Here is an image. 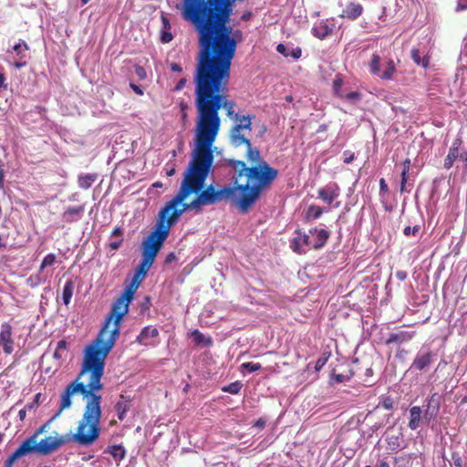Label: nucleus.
I'll return each mask as SVG.
<instances>
[{"label": "nucleus", "instance_id": "obj_1", "mask_svg": "<svg viewBox=\"0 0 467 467\" xmlns=\"http://www.w3.org/2000/svg\"><path fill=\"white\" fill-rule=\"evenodd\" d=\"M204 205V122L195 130L192 159L175 196L160 211L152 231L142 243L141 261L134 275L144 279L170 234L171 227L187 211L201 212Z\"/></svg>", "mask_w": 467, "mask_h": 467}, {"label": "nucleus", "instance_id": "obj_2", "mask_svg": "<svg viewBox=\"0 0 467 467\" xmlns=\"http://www.w3.org/2000/svg\"><path fill=\"white\" fill-rule=\"evenodd\" d=\"M105 360L84 354L80 373L68 384L60 396L59 410L51 419L70 408L72 397L79 393L86 400L82 418L78 422L76 432L68 434L70 441L81 446L92 445L99 437L102 416V397L96 392L103 389L101 378L104 374Z\"/></svg>", "mask_w": 467, "mask_h": 467}, {"label": "nucleus", "instance_id": "obj_3", "mask_svg": "<svg viewBox=\"0 0 467 467\" xmlns=\"http://www.w3.org/2000/svg\"><path fill=\"white\" fill-rule=\"evenodd\" d=\"M277 175L278 171L275 168L270 166L267 161H262L260 165L249 168L247 178L254 181L253 184L249 182L237 184L235 178L234 185H225L219 189L213 184L206 186V204L228 202L245 214L260 198L262 192L271 186Z\"/></svg>", "mask_w": 467, "mask_h": 467}, {"label": "nucleus", "instance_id": "obj_4", "mask_svg": "<svg viewBox=\"0 0 467 467\" xmlns=\"http://www.w3.org/2000/svg\"><path fill=\"white\" fill-rule=\"evenodd\" d=\"M135 292L127 286L122 295L113 302L103 327L97 338L86 347L84 354L106 359L119 337L123 317L129 312V304L133 299Z\"/></svg>", "mask_w": 467, "mask_h": 467}, {"label": "nucleus", "instance_id": "obj_5", "mask_svg": "<svg viewBox=\"0 0 467 467\" xmlns=\"http://www.w3.org/2000/svg\"><path fill=\"white\" fill-rule=\"evenodd\" d=\"M182 19L190 22L198 32L199 53L196 68V107L198 122H204V0H182L176 5Z\"/></svg>", "mask_w": 467, "mask_h": 467}, {"label": "nucleus", "instance_id": "obj_6", "mask_svg": "<svg viewBox=\"0 0 467 467\" xmlns=\"http://www.w3.org/2000/svg\"><path fill=\"white\" fill-rule=\"evenodd\" d=\"M231 77L206 73V176L213 165V143L220 129L218 110L222 97L218 94L222 86L229 84Z\"/></svg>", "mask_w": 467, "mask_h": 467}, {"label": "nucleus", "instance_id": "obj_7", "mask_svg": "<svg viewBox=\"0 0 467 467\" xmlns=\"http://www.w3.org/2000/svg\"><path fill=\"white\" fill-rule=\"evenodd\" d=\"M53 419L41 425L32 435L25 439L18 448L5 460L3 467H13L14 464L21 458L36 453L38 454V447L36 438L46 432Z\"/></svg>", "mask_w": 467, "mask_h": 467}, {"label": "nucleus", "instance_id": "obj_8", "mask_svg": "<svg viewBox=\"0 0 467 467\" xmlns=\"http://www.w3.org/2000/svg\"><path fill=\"white\" fill-rule=\"evenodd\" d=\"M255 116H244L240 115L238 113L234 114V120L236 122L229 131V141L230 144L238 148L243 145V143H248V138L246 137V131H252V119H254Z\"/></svg>", "mask_w": 467, "mask_h": 467}, {"label": "nucleus", "instance_id": "obj_9", "mask_svg": "<svg viewBox=\"0 0 467 467\" xmlns=\"http://www.w3.org/2000/svg\"><path fill=\"white\" fill-rule=\"evenodd\" d=\"M54 433L55 435H50L41 440L36 438L39 455H49L67 442L70 441L68 434L63 436L59 435L57 432Z\"/></svg>", "mask_w": 467, "mask_h": 467}, {"label": "nucleus", "instance_id": "obj_10", "mask_svg": "<svg viewBox=\"0 0 467 467\" xmlns=\"http://www.w3.org/2000/svg\"><path fill=\"white\" fill-rule=\"evenodd\" d=\"M435 354L429 348L422 347L416 354L410 369L422 371L428 369L433 362Z\"/></svg>", "mask_w": 467, "mask_h": 467}, {"label": "nucleus", "instance_id": "obj_11", "mask_svg": "<svg viewBox=\"0 0 467 467\" xmlns=\"http://www.w3.org/2000/svg\"><path fill=\"white\" fill-rule=\"evenodd\" d=\"M295 234L296 236L290 241V248L298 254H306L307 248L312 247V241L309 234L299 229L295 231Z\"/></svg>", "mask_w": 467, "mask_h": 467}, {"label": "nucleus", "instance_id": "obj_12", "mask_svg": "<svg viewBox=\"0 0 467 467\" xmlns=\"http://www.w3.org/2000/svg\"><path fill=\"white\" fill-rule=\"evenodd\" d=\"M416 335L415 331L398 329L389 335V337L383 340V343L387 346H396L400 348L402 344L410 342Z\"/></svg>", "mask_w": 467, "mask_h": 467}, {"label": "nucleus", "instance_id": "obj_13", "mask_svg": "<svg viewBox=\"0 0 467 467\" xmlns=\"http://www.w3.org/2000/svg\"><path fill=\"white\" fill-rule=\"evenodd\" d=\"M440 409L441 397L438 393H433L427 399L426 409L423 413V418L427 424L438 416Z\"/></svg>", "mask_w": 467, "mask_h": 467}, {"label": "nucleus", "instance_id": "obj_14", "mask_svg": "<svg viewBox=\"0 0 467 467\" xmlns=\"http://www.w3.org/2000/svg\"><path fill=\"white\" fill-rule=\"evenodd\" d=\"M340 188L337 183L330 182L326 186L321 187L317 191V197L327 204H332L339 196Z\"/></svg>", "mask_w": 467, "mask_h": 467}, {"label": "nucleus", "instance_id": "obj_15", "mask_svg": "<svg viewBox=\"0 0 467 467\" xmlns=\"http://www.w3.org/2000/svg\"><path fill=\"white\" fill-rule=\"evenodd\" d=\"M0 344L6 355L14 351V340L12 337V326L9 323H3L0 330Z\"/></svg>", "mask_w": 467, "mask_h": 467}, {"label": "nucleus", "instance_id": "obj_16", "mask_svg": "<svg viewBox=\"0 0 467 467\" xmlns=\"http://www.w3.org/2000/svg\"><path fill=\"white\" fill-rule=\"evenodd\" d=\"M462 144V140L461 138H456L453 140L451 146L449 149V152H448L446 158L444 159L443 167L446 170L451 169L453 166L454 161L456 160H458L459 157L461 156L460 148H461Z\"/></svg>", "mask_w": 467, "mask_h": 467}, {"label": "nucleus", "instance_id": "obj_17", "mask_svg": "<svg viewBox=\"0 0 467 467\" xmlns=\"http://www.w3.org/2000/svg\"><path fill=\"white\" fill-rule=\"evenodd\" d=\"M334 27V24H329L327 20H322L314 25L312 34L318 39L323 40L333 34Z\"/></svg>", "mask_w": 467, "mask_h": 467}, {"label": "nucleus", "instance_id": "obj_18", "mask_svg": "<svg viewBox=\"0 0 467 467\" xmlns=\"http://www.w3.org/2000/svg\"><path fill=\"white\" fill-rule=\"evenodd\" d=\"M309 234L315 235V238L312 241V248L315 250L323 248L330 236L329 231L326 229H318L317 227L310 229Z\"/></svg>", "mask_w": 467, "mask_h": 467}, {"label": "nucleus", "instance_id": "obj_19", "mask_svg": "<svg viewBox=\"0 0 467 467\" xmlns=\"http://www.w3.org/2000/svg\"><path fill=\"white\" fill-rule=\"evenodd\" d=\"M402 171L400 173V192H410L413 186V182H410V160L406 159L402 163Z\"/></svg>", "mask_w": 467, "mask_h": 467}, {"label": "nucleus", "instance_id": "obj_20", "mask_svg": "<svg viewBox=\"0 0 467 467\" xmlns=\"http://www.w3.org/2000/svg\"><path fill=\"white\" fill-rule=\"evenodd\" d=\"M409 413L410 420L408 422V427L410 430L415 431L420 426L421 422L425 421L422 409L420 406H412L410 408Z\"/></svg>", "mask_w": 467, "mask_h": 467}, {"label": "nucleus", "instance_id": "obj_21", "mask_svg": "<svg viewBox=\"0 0 467 467\" xmlns=\"http://www.w3.org/2000/svg\"><path fill=\"white\" fill-rule=\"evenodd\" d=\"M119 400H118L114 406L115 411L119 420H123L126 418V413L131 407V399L129 396L120 395Z\"/></svg>", "mask_w": 467, "mask_h": 467}, {"label": "nucleus", "instance_id": "obj_22", "mask_svg": "<svg viewBox=\"0 0 467 467\" xmlns=\"http://www.w3.org/2000/svg\"><path fill=\"white\" fill-rule=\"evenodd\" d=\"M85 206L84 205H78V206H69L67 207L65 212L62 213L63 220L67 223H71L73 222H76L79 220L84 213Z\"/></svg>", "mask_w": 467, "mask_h": 467}, {"label": "nucleus", "instance_id": "obj_23", "mask_svg": "<svg viewBox=\"0 0 467 467\" xmlns=\"http://www.w3.org/2000/svg\"><path fill=\"white\" fill-rule=\"evenodd\" d=\"M159 336V331L155 327L148 326L145 327L137 337L136 341L140 345L149 346L151 343L149 341L150 338L157 337Z\"/></svg>", "mask_w": 467, "mask_h": 467}, {"label": "nucleus", "instance_id": "obj_24", "mask_svg": "<svg viewBox=\"0 0 467 467\" xmlns=\"http://www.w3.org/2000/svg\"><path fill=\"white\" fill-rule=\"evenodd\" d=\"M362 12H363V7L360 4L351 2V3L348 4V5L343 10L340 16L346 17L349 20H356L358 17H359L362 15Z\"/></svg>", "mask_w": 467, "mask_h": 467}, {"label": "nucleus", "instance_id": "obj_25", "mask_svg": "<svg viewBox=\"0 0 467 467\" xmlns=\"http://www.w3.org/2000/svg\"><path fill=\"white\" fill-rule=\"evenodd\" d=\"M328 209L322 208L320 206L311 204L307 207V209L304 212V222L306 223H309L318 218L321 217V215L327 212Z\"/></svg>", "mask_w": 467, "mask_h": 467}, {"label": "nucleus", "instance_id": "obj_26", "mask_svg": "<svg viewBox=\"0 0 467 467\" xmlns=\"http://www.w3.org/2000/svg\"><path fill=\"white\" fill-rule=\"evenodd\" d=\"M243 145L246 146V158L248 161L256 162L257 165H260L262 161H265L262 159L259 150L253 147L250 139H248V143H243Z\"/></svg>", "mask_w": 467, "mask_h": 467}, {"label": "nucleus", "instance_id": "obj_27", "mask_svg": "<svg viewBox=\"0 0 467 467\" xmlns=\"http://www.w3.org/2000/svg\"><path fill=\"white\" fill-rule=\"evenodd\" d=\"M105 453L110 454L115 461L120 462L126 456V450L120 444L109 445L106 448Z\"/></svg>", "mask_w": 467, "mask_h": 467}, {"label": "nucleus", "instance_id": "obj_28", "mask_svg": "<svg viewBox=\"0 0 467 467\" xmlns=\"http://www.w3.org/2000/svg\"><path fill=\"white\" fill-rule=\"evenodd\" d=\"M276 51L285 57H292L294 59H298L302 55V50L299 47L292 48L290 51L289 48L284 44H278L276 47Z\"/></svg>", "mask_w": 467, "mask_h": 467}, {"label": "nucleus", "instance_id": "obj_29", "mask_svg": "<svg viewBox=\"0 0 467 467\" xmlns=\"http://www.w3.org/2000/svg\"><path fill=\"white\" fill-rule=\"evenodd\" d=\"M161 21H162V29L161 33V41L162 43H170L173 36L171 33V24L169 19L165 16H161Z\"/></svg>", "mask_w": 467, "mask_h": 467}, {"label": "nucleus", "instance_id": "obj_30", "mask_svg": "<svg viewBox=\"0 0 467 467\" xmlns=\"http://www.w3.org/2000/svg\"><path fill=\"white\" fill-rule=\"evenodd\" d=\"M361 368H356V370L350 368L348 370V373L347 374H336V373H333L332 374V379L337 382V383H343L345 381H348L354 375H358L361 378Z\"/></svg>", "mask_w": 467, "mask_h": 467}, {"label": "nucleus", "instance_id": "obj_31", "mask_svg": "<svg viewBox=\"0 0 467 467\" xmlns=\"http://www.w3.org/2000/svg\"><path fill=\"white\" fill-rule=\"evenodd\" d=\"M75 284L73 280L68 279L64 285L63 292H62V299L66 306H67L72 298L74 292Z\"/></svg>", "mask_w": 467, "mask_h": 467}, {"label": "nucleus", "instance_id": "obj_32", "mask_svg": "<svg viewBox=\"0 0 467 467\" xmlns=\"http://www.w3.org/2000/svg\"><path fill=\"white\" fill-rule=\"evenodd\" d=\"M396 72V67L392 59H388L386 62V67L380 71L379 78L384 80L392 79L394 73Z\"/></svg>", "mask_w": 467, "mask_h": 467}, {"label": "nucleus", "instance_id": "obj_33", "mask_svg": "<svg viewBox=\"0 0 467 467\" xmlns=\"http://www.w3.org/2000/svg\"><path fill=\"white\" fill-rule=\"evenodd\" d=\"M402 435H391L387 438V444L389 449L392 451H399L403 448L402 446Z\"/></svg>", "mask_w": 467, "mask_h": 467}, {"label": "nucleus", "instance_id": "obj_34", "mask_svg": "<svg viewBox=\"0 0 467 467\" xmlns=\"http://www.w3.org/2000/svg\"><path fill=\"white\" fill-rule=\"evenodd\" d=\"M96 174H85L78 177V186L82 189H88L92 183L96 181Z\"/></svg>", "mask_w": 467, "mask_h": 467}, {"label": "nucleus", "instance_id": "obj_35", "mask_svg": "<svg viewBox=\"0 0 467 467\" xmlns=\"http://www.w3.org/2000/svg\"><path fill=\"white\" fill-rule=\"evenodd\" d=\"M67 348V343L65 339H61L57 342V348L54 352L53 358L55 359H62L65 358Z\"/></svg>", "mask_w": 467, "mask_h": 467}, {"label": "nucleus", "instance_id": "obj_36", "mask_svg": "<svg viewBox=\"0 0 467 467\" xmlns=\"http://www.w3.org/2000/svg\"><path fill=\"white\" fill-rule=\"evenodd\" d=\"M370 72L375 76L380 74V57L378 54H373L369 64Z\"/></svg>", "mask_w": 467, "mask_h": 467}, {"label": "nucleus", "instance_id": "obj_37", "mask_svg": "<svg viewBox=\"0 0 467 467\" xmlns=\"http://www.w3.org/2000/svg\"><path fill=\"white\" fill-rule=\"evenodd\" d=\"M244 384L240 380H236L234 382L230 383L229 385L223 386L222 390L223 392H228L231 394H238L242 389Z\"/></svg>", "mask_w": 467, "mask_h": 467}, {"label": "nucleus", "instance_id": "obj_38", "mask_svg": "<svg viewBox=\"0 0 467 467\" xmlns=\"http://www.w3.org/2000/svg\"><path fill=\"white\" fill-rule=\"evenodd\" d=\"M411 58L417 65L421 66L423 67H427L429 65V59L426 57L421 58L420 52L417 48H412Z\"/></svg>", "mask_w": 467, "mask_h": 467}, {"label": "nucleus", "instance_id": "obj_39", "mask_svg": "<svg viewBox=\"0 0 467 467\" xmlns=\"http://www.w3.org/2000/svg\"><path fill=\"white\" fill-rule=\"evenodd\" d=\"M227 164L230 166L234 171H237L239 170L243 171H249L250 167H247L244 161H237V160H227ZM248 171H246V174Z\"/></svg>", "mask_w": 467, "mask_h": 467}, {"label": "nucleus", "instance_id": "obj_40", "mask_svg": "<svg viewBox=\"0 0 467 467\" xmlns=\"http://www.w3.org/2000/svg\"><path fill=\"white\" fill-rule=\"evenodd\" d=\"M227 86H228V84H227V85H223V86H222L221 90L218 92V94H219L222 98H223V95H221V94H220V92H221V91H223V90L226 88V87H227ZM223 106L227 109V115H228L229 117H231V118L234 119V114H235V113H234V102L229 101V100H225V101H223V102L222 101L221 108H222Z\"/></svg>", "mask_w": 467, "mask_h": 467}, {"label": "nucleus", "instance_id": "obj_41", "mask_svg": "<svg viewBox=\"0 0 467 467\" xmlns=\"http://www.w3.org/2000/svg\"><path fill=\"white\" fill-rule=\"evenodd\" d=\"M342 85H343V80L340 78V76L337 75L336 77V78L333 80V91H334V94L340 99H343V97H344V92L341 89Z\"/></svg>", "mask_w": 467, "mask_h": 467}, {"label": "nucleus", "instance_id": "obj_42", "mask_svg": "<svg viewBox=\"0 0 467 467\" xmlns=\"http://www.w3.org/2000/svg\"><path fill=\"white\" fill-rule=\"evenodd\" d=\"M261 368L260 363H254V362H244L240 366V371L244 372H255Z\"/></svg>", "mask_w": 467, "mask_h": 467}, {"label": "nucleus", "instance_id": "obj_43", "mask_svg": "<svg viewBox=\"0 0 467 467\" xmlns=\"http://www.w3.org/2000/svg\"><path fill=\"white\" fill-rule=\"evenodd\" d=\"M56 260L57 257L54 254H47L42 260V263L39 267V272H42L45 268L53 265L56 263Z\"/></svg>", "mask_w": 467, "mask_h": 467}, {"label": "nucleus", "instance_id": "obj_44", "mask_svg": "<svg viewBox=\"0 0 467 467\" xmlns=\"http://www.w3.org/2000/svg\"><path fill=\"white\" fill-rule=\"evenodd\" d=\"M420 231H421V227L419 224L414 225L413 227L406 226L403 229V234L405 236L412 235L414 237H419L420 235Z\"/></svg>", "mask_w": 467, "mask_h": 467}, {"label": "nucleus", "instance_id": "obj_45", "mask_svg": "<svg viewBox=\"0 0 467 467\" xmlns=\"http://www.w3.org/2000/svg\"><path fill=\"white\" fill-rule=\"evenodd\" d=\"M26 282L30 287L34 288L43 284L45 282V279H43L40 275V273H38L36 275H30L27 278Z\"/></svg>", "mask_w": 467, "mask_h": 467}, {"label": "nucleus", "instance_id": "obj_46", "mask_svg": "<svg viewBox=\"0 0 467 467\" xmlns=\"http://www.w3.org/2000/svg\"><path fill=\"white\" fill-rule=\"evenodd\" d=\"M343 99H347L348 102L352 104H356L361 100L362 95L358 91H351L347 94L344 93Z\"/></svg>", "mask_w": 467, "mask_h": 467}, {"label": "nucleus", "instance_id": "obj_47", "mask_svg": "<svg viewBox=\"0 0 467 467\" xmlns=\"http://www.w3.org/2000/svg\"><path fill=\"white\" fill-rule=\"evenodd\" d=\"M330 357V352H324L321 357L317 358L315 364V370L317 372L323 368V367L327 364L328 358Z\"/></svg>", "mask_w": 467, "mask_h": 467}, {"label": "nucleus", "instance_id": "obj_48", "mask_svg": "<svg viewBox=\"0 0 467 467\" xmlns=\"http://www.w3.org/2000/svg\"><path fill=\"white\" fill-rule=\"evenodd\" d=\"M12 49L20 57V58H23V52L28 50L29 47L25 41L21 40V42L16 44Z\"/></svg>", "mask_w": 467, "mask_h": 467}, {"label": "nucleus", "instance_id": "obj_49", "mask_svg": "<svg viewBox=\"0 0 467 467\" xmlns=\"http://www.w3.org/2000/svg\"><path fill=\"white\" fill-rule=\"evenodd\" d=\"M379 405L386 410L393 409L394 401L390 396H383L380 399Z\"/></svg>", "mask_w": 467, "mask_h": 467}, {"label": "nucleus", "instance_id": "obj_50", "mask_svg": "<svg viewBox=\"0 0 467 467\" xmlns=\"http://www.w3.org/2000/svg\"><path fill=\"white\" fill-rule=\"evenodd\" d=\"M451 463L455 467H467V463H465L458 452H453L451 454Z\"/></svg>", "mask_w": 467, "mask_h": 467}, {"label": "nucleus", "instance_id": "obj_51", "mask_svg": "<svg viewBox=\"0 0 467 467\" xmlns=\"http://www.w3.org/2000/svg\"><path fill=\"white\" fill-rule=\"evenodd\" d=\"M191 337H192V340L194 341V343L197 345L201 344L203 341V336L198 330L192 331L191 333Z\"/></svg>", "mask_w": 467, "mask_h": 467}, {"label": "nucleus", "instance_id": "obj_52", "mask_svg": "<svg viewBox=\"0 0 467 467\" xmlns=\"http://www.w3.org/2000/svg\"><path fill=\"white\" fill-rule=\"evenodd\" d=\"M388 192H389V186H388L386 181L383 178H381L379 180V195L384 196Z\"/></svg>", "mask_w": 467, "mask_h": 467}, {"label": "nucleus", "instance_id": "obj_53", "mask_svg": "<svg viewBox=\"0 0 467 467\" xmlns=\"http://www.w3.org/2000/svg\"><path fill=\"white\" fill-rule=\"evenodd\" d=\"M142 280H143L142 278L134 275L131 282L130 283V285L128 286L136 291Z\"/></svg>", "mask_w": 467, "mask_h": 467}, {"label": "nucleus", "instance_id": "obj_54", "mask_svg": "<svg viewBox=\"0 0 467 467\" xmlns=\"http://www.w3.org/2000/svg\"><path fill=\"white\" fill-rule=\"evenodd\" d=\"M344 155V162L347 164L351 163L355 160V154L350 150H345L343 152Z\"/></svg>", "mask_w": 467, "mask_h": 467}, {"label": "nucleus", "instance_id": "obj_55", "mask_svg": "<svg viewBox=\"0 0 467 467\" xmlns=\"http://www.w3.org/2000/svg\"><path fill=\"white\" fill-rule=\"evenodd\" d=\"M6 78L4 73V68L0 67V88L6 89L7 84L5 83Z\"/></svg>", "mask_w": 467, "mask_h": 467}, {"label": "nucleus", "instance_id": "obj_56", "mask_svg": "<svg viewBox=\"0 0 467 467\" xmlns=\"http://www.w3.org/2000/svg\"><path fill=\"white\" fill-rule=\"evenodd\" d=\"M185 84H186V78H181L178 81V83L176 84V86L174 87L173 90L174 91L182 90L184 88Z\"/></svg>", "mask_w": 467, "mask_h": 467}, {"label": "nucleus", "instance_id": "obj_57", "mask_svg": "<svg viewBox=\"0 0 467 467\" xmlns=\"http://www.w3.org/2000/svg\"><path fill=\"white\" fill-rule=\"evenodd\" d=\"M466 9H467V0H458L456 10L462 11V10H466Z\"/></svg>", "mask_w": 467, "mask_h": 467}, {"label": "nucleus", "instance_id": "obj_58", "mask_svg": "<svg viewBox=\"0 0 467 467\" xmlns=\"http://www.w3.org/2000/svg\"><path fill=\"white\" fill-rule=\"evenodd\" d=\"M135 72L140 78H143L146 77L145 69L140 66L136 67Z\"/></svg>", "mask_w": 467, "mask_h": 467}, {"label": "nucleus", "instance_id": "obj_59", "mask_svg": "<svg viewBox=\"0 0 467 467\" xmlns=\"http://www.w3.org/2000/svg\"><path fill=\"white\" fill-rule=\"evenodd\" d=\"M39 395H40V394H37V395L36 396V400H35V401H33V402H31V403L26 404L24 408H26V410H33V409L36 408V407L38 406V401H37V400H38Z\"/></svg>", "mask_w": 467, "mask_h": 467}, {"label": "nucleus", "instance_id": "obj_60", "mask_svg": "<svg viewBox=\"0 0 467 467\" xmlns=\"http://www.w3.org/2000/svg\"><path fill=\"white\" fill-rule=\"evenodd\" d=\"M122 234H123V230L120 226H116L111 233L112 237L121 236Z\"/></svg>", "mask_w": 467, "mask_h": 467}, {"label": "nucleus", "instance_id": "obj_61", "mask_svg": "<svg viewBox=\"0 0 467 467\" xmlns=\"http://www.w3.org/2000/svg\"><path fill=\"white\" fill-rule=\"evenodd\" d=\"M123 242V239H120L119 241H116V242H111L109 244V248L111 250H118L119 248V246L121 245Z\"/></svg>", "mask_w": 467, "mask_h": 467}, {"label": "nucleus", "instance_id": "obj_62", "mask_svg": "<svg viewBox=\"0 0 467 467\" xmlns=\"http://www.w3.org/2000/svg\"><path fill=\"white\" fill-rule=\"evenodd\" d=\"M265 424H266V420L263 418H260L255 421L254 426L257 427L259 429H263V428H265Z\"/></svg>", "mask_w": 467, "mask_h": 467}, {"label": "nucleus", "instance_id": "obj_63", "mask_svg": "<svg viewBox=\"0 0 467 467\" xmlns=\"http://www.w3.org/2000/svg\"><path fill=\"white\" fill-rule=\"evenodd\" d=\"M407 273L405 271H397L396 272V277L400 280V281H404L406 278H407Z\"/></svg>", "mask_w": 467, "mask_h": 467}, {"label": "nucleus", "instance_id": "obj_64", "mask_svg": "<svg viewBox=\"0 0 467 467\" xmlns=\"http://www.w3.org/2000/svg\"><path fill=\"white\" fill-rule=\"evenodd\" d=\"M459 160L464 163V166L467 167V150L461 151V156Z\"/></svg>", "mask_w": 467, "mask_h": 467}]
</instances>
